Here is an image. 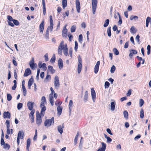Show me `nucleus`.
Masks as SVG:
<instances>
[{
    "mask_svg": "<svg viewBox=\"0 0 151 151\" xmlns=\"http://www.w3.org/2000/svg\"><path fill=\"white\" fill-rule=\"evenodd\" d=\"M62 50H63L64 54L66 56L68 55V49L67 45L65 44L64 45V42L62 41L60 43L58 47V54L61 55L62 52Z\"/></svg>",
    "mask_w": 151,
    "mask_h": 151,
    "instance_id": "f257e3e1",
    "label": "nucleus"
},
{
    "mask_svg": "<svg viewBox=\"0 0 151 151\" xmlns=\"http://www.w3.org/2000/svg\"><path fill=\"white\" fill-rule=\"evenodd\" d=\"M54 118L52 117L51 119H47L44 122V125L45 126L48 127L50 126L52 124L54 123Z\"/></svg>",
    "mask_w": 151,
    "mask_h": 151,
    "instance_id": "f03ea898",
    "label": "nucleus"
},
{
    "mask_svg": "<svg viewBox=\"0 0 151 151\" xmlns=\"http://www.w3.org/2000/svg\"><path fill=\"white\" fill-rule=\"evenodd\" d=\"M82 60L80 55L78 57V74L81 72L82 68Z\"/></svg>",
    "mask_w": 151,
    "mask_h": 151,
    "instance_id": "7ed1b4c3",
    "label": "nucleus"
},
{
    "mask_svg": "<svg viewBox=\"0 0 151 151\" xmlns=\"http://www.w3.org/2000/svg\"><path fill=\"white\" fill-rule=\"evenodd\" d=\"M97 3V0H92V6L93 14H95Z\"/></svg>",
    "mask_w": 151,
    "mask_h": 151,
    "instance_id": "20e7f679",
    "label": "nucleus"
},
{
    "mask_svg": "<svg viewBox=\"0 0 151 151\" xmlns=\"http://www.w3.org/2000/svg\"><path fill=\"white\" fill-rule=\"evenodd\" d=\"M60 84L59 78L58 76H56L54 78V86L55 88L58 89L60 86Z\"/></svg>",
    "mask_w": 151,
    "mask_h": 151,
    "instance_id": "39448f33",
    "label": "nucleus"
},
{
    "mask_svg": "<svg viewBox=\"0 0 151 151\" xmlns=\"http://www.w3.org/2000/svg\"><path fill=\"white\" fill-rule=\"evenodd\" d=\"M37 111L36 115V123L39 126L42 122V119L41 118V115L38 114H37Z\"/></svg>",
    "mask_w": 151,
    "mask_h": 151,
    "instance_id": "423d86ee",
    "label": "nucleus"
},
{
    "mask_svg": "<svg viewBox=\"0 0 151 151\" xmlns=\"http://www.w3.org/2000/svg\"><path fill=\"white\" fill-rule=\"evenodd\" d=\"M7 19H8L7 22L8 24L12 26L13 27L14 26V24L12 22V21H13L14 19H13L12 17L8 15L7 16Z\"/></svg>",
    "mask_w": 151,
    "mask_h": 151,
    "instance_id": "0eeeda50",
    "label": "nucleus"
},
{
    "mask_svg": "<svg viewBox=\"0 0 151 151\" xmlns=\"http://www.w3.org/2000/svg\"><path fill=\"white\" fill-rule=\"evenodd\" d=\"M53 26V25L50 24V26H48L46 32V34L45 35L46 37H48L49 32L50 31H51L52 30Z\"/></svg>",
    "mask_w": 151,
    "mask_h": 151,
    "instance_id": "6e6552de",
    "label": "nucleus"
},
{
    "mask_svg": "<svg viewBox=\"0 0 151 151\" xmlns=\"http://www.w3.org/2000/svg\"><path fill=\"white\" fill-rule=\"evenodd\" d=\"M67 26V25L66 24L64 26L62 30V35L64 37H66L67 35L68 30L66 28Z\"/></svg>",
    "mask_w": 151,
    "mask_h": 151,
    "instance_id": "1a4fd4ad",
    "label": "nucleus"
},
{
    "mask_svg": "<svg viewBox=\"0 0 151 151\" xmlns=\"http://www.w3.org/2000/svg\"><path fill=\"white\" fill-rule=\"evenodd\" d=\"M100 64V61H98L97 62L96 65L95 66L94 68V72L95 74H96L99 71Z\"/></svg>",
    "mask_w": 151,
    "mask_h": 151,
    "instance_id": "9d476101",
    "label": "nucleus"
},
{
    "mask_svg": "<svg viewBox=\"0 0 151 151\" xmlns=\"http://www.w3.org/2000/svg\"><path fill=\"white\" fill-rule=\"evenodd\" d=\"M91 96H92V99L93 100V102H95V99L96 98V94L95 90L93 88H91Z\"/></svg>",
    "mask_w": 151,
    "mask_h": 151,
    "instance_id": "9b49d317",
    "label": "nucleus"
},
{
    "mask_svg": "<svg viewBox=\"0 0 151 151\" xmlns=\"http://www.w3.org/2000/svg\"><path fill=\"white\" fill-rule=\"evenodd\" d=\"M76 4L77 11L78 13H79L80 10V4L79 0H76Z\"/></svg>",
    "mask_w": 151,
    "mask_h": 151,
    "instance_id": "f8f14e48",
    "label": "nucleus"
},
{
    "mask_svg": "<svg viewBox=\"0 0 151 151\" xmlns=\"http://www.w3.org/2000/svg\"><path fill=\"white\" fill-rule=\"evenodd\" d=\"M102 147L99 148L97 151H105L106 147V144L104 142L101 143Z\"/></svg>",
    "mask_w": 151,
    "mask_h": 151,
    "instance_id": "ddd939ff",
    "label": "nucleus"
},
{
    "mask_svg": "<svg viewBox=\"0 0 151 151\" xmlns=\"http://www.w3.org/2000/svg\"><path fill=\"white\" fill-rule=\"evenodd\" d=\"M31 73V71L29 68H27L25 70V73L24 74V77L27 76Z\"/></svg>",
    "mask_w": 151,
    "mask_h": 151,
    "instance_id": "4468645a",
    "label": "nucleus"
},
{
    "mask_svg": "<svg viewBox=\"0 0 151 151\" xmlns=\"http://www.w3.org/2000/svg\"><path fill=\"white\" fill-rule=\"evenodd\" d=\"M34 104V102H31L29 101L27 103V105L29 109L30 110H32L33 107V105Z\"/></svg>",
    "mask_w": 151,
    "mask_h": 151,
    "instance_id": "2eb2a0df",
    "label": "nucleus"
},
{
    "mask_svg": "<svg viewBox=\"0 0 151 151\" xmlns=\"http://www.w3.org/2000/svg\"><path fill=\"white\" fill-rule=\"evenodd\" d=\"M11 116L10 113L8 111L4 112L3 114L4 118L10 119Z\"/></svg>",
    "mask_w": 151,
    "mask_h": 151,
    "instance_id": "dca6fc26",
    "label": "nucleus"
},
{
    "mask_svg": "<svg viewBox=\"0 0 151 151\" xmlns=\"http://www.w3.org/2000/svg\"><path fill=\"white\" fill-rule=\"evenodd\" d=\"M41 102L40 105V106H45V103H46V100L45 97L44 96H43L41 98Z\"/></svg>",
    "mask_w": 151,
    "mask_h": 151,
    "instance_id": "f3484780",
    "label": "nucleus"
},
{
    "mask_svg": "<svg viewBox=\"0 0 151 151\" xmlns=\"http://www.w3.org/2000/svg\"><path fill=\"white\" fill-rule=\"evenodd\" d=\"M58 65L60 69L62 68L63 67V63L61 58H59L58 60Z\"/></svg>",
    "mask_w": 151,
    "mask_h": 151,
    "instance_id": "a211bd4d",
    "label": "nucleus"
},
{
    "mask_svg": "<svg viewBox=\"0 0 151 151\" xmlns=\"http://www.w3.org/2000/svg\"><path fill=\"white\" fill-rule=\"evenodd\" d=\"M44 28V21H42L39 26V29L40 33H42Z\"/></svg>",
    "mask_w": 151,
    "mask_h": 151,
    "instance_id": "6ab92c4d",
    "label": "nucleus"
},
{
    "mask_svg": "<svg viewBox=\"0 0 151 151\" xmlns=\"http://www.w3.org/2000/svg\"><path fill=\"white\" fill-rule=\"evenodd\" d=\"M40 107L41 108V110L40 114L41 115V116H43L45 114V111L46 110V107L45 106H40Z\"/></svg>",
    "mask_w": 151,
    "mask_h": 151,
    "instance_id": "aec40b11",
    "label": "nucleus"
},
{
    "mask_svg": "<svg viewBox=\"0 0 151 151\" xmlns=\"http://www.w3.org/2000/svg\"><path fill=\"white\" fill-rule=\"evenodd\" d=\"M24 134L23 132L21 131H19L17 137H19L20 139H22L24 137Z\"/></svg>",
    "mask_w": 151,
    "mask_h": 151,
    "instance_id": "412c9836",
    "label": "nucleus"
},
{
    "mask_svg": "<svg viewBox=\"0 0 151 151\" xmlns=\"http://www.w3.org/2000/svg\"><path fill=\"white\" fill-rule=\"evenodd\" d=\"M49 101L51 105L52 106L54 105V101L53 100V97L52 95V94H50L49 95Z\"/></svg>",
    "mask_w": 151,
    "mask_h": 151,
    "instance_id": "4be33fe9",
    "label": "nucleus"
},
{
    "mask_svg": "<svg viewBox=\"0 0 151 151\" xmlns=\"http://www.w3.org/2000/svg\"><path fill=\"white\" fill-rule=\"evenodd\" d=\"M30 142L31 141L30 139L29 138L27 139V142L26 149L27 151H29V148L30 147Z\"/></svg>",
    "mask_w": 151,
    "mask_h": 151,
    "instance_id": "5701e85b",
    "label": "nucleus"
},
{
    "mask_svg": "<svg viewBox=\"0 0 151 151\" xmlns=\"http://www.w3.org/2000/svg\"><path fill=\"white\" fill-rule=\"evenodd\" d=\"M33 79L32 78H31L28 81V86L29 89L30 88V87L33 83Z\"/></svg>",
    "mask_w": 151,
    "mask_h": 151,
    "instance_id": "b1692460",
    "label": "nucleus"
},
{
    "mask_svg": "<svg viewBox=\"0 0 151 151\" xmlns=\"http://www.w3.org/2000/svg\"><path fill=\"white\" fill-rule=\"evenodd\" d=\"M110 109L112 111L114 110L115 109V102L113 101L111 102Z\"/></svg>",
    "mask_w": 151,
    "mask_h": 151,
    "instance_id": "393cba45",
    "label": "nucleus"
},
{
    "mask_svg": "<svg viewBox=\"0 0 151 151\" xmlns=\"http://www.w3.org/2000/svg\"><path fill=\"white\" fill-rule=\"evenodd\" d=\"M63 126H61V125L58 126L57 127L58 130L60 134H62L63 132Z\"/></svg>",
    "mask_w": 151,
    "mask_h": 151,
    "instance_id": "a878e982",
    "label": "nucleus"
},
{
    "mask_svg": "<svg viewBox=\"0 0 151 151\" xmlns=\"http://www.w3.org/2000/svg\"><path fill=\"white\" fill-rule=\"evenodd\" d=\"M57 111H58V114L59 115H60L62 113V108L60 106H59L57 108Z\"/></svg>",
    "mask_w": 151,
    "mask_h": 151,
    "instance_id": "bb28decb",
    "label": "nucleus"
},
{
    "mask_svg": "<svg viewBox=\"0 0 151 151\" xmlns=\"http://www.w3.org/2000/svg\"><path fill=\"white\" fill-rule=\"evenodd\" d=\"M48 69L50 71L51 73H53L55 72V70L53 68L52 66L49 65L48 67Z\"/></svg>",
    "mask_w": 151,
    "mask_h": 151,
    "instance_id": "cd10ccee",
    "label": "nucleus"
},
{
    "mask_svg": "<svg viewBox=\"0 0 151 151\" xmlns=\"http://www.w3.org/2000/svg\"><path fill=\"white\" fill-rule=\"evenodd\" d=\"M88 98V91H86L85 93V94L84 97V101L85 102H86L87 101Z\"/></svg>",
    "mask_w": 151,
    "mask_h": 151,
    "instance_id": "c85d7f7f",
    "label": "nucleus"
},
{
    "mask_svg": "<svg viewBox=\"0 0 151 151\" xmlns=\"http://www.w3.org/2000/svg\"><path fill=\"white\" fill-rule=\"evenodd\" d=\"M51 78L50 76L47 74L46 78L44 79V82L45 83L47 82L51 79Z\"/></svg>",
    "mask_w": 151,
    "mask_h": 151,
    "instance_id": "c756f323",
    "label": "nucleus"
},
{
    "mask_svg": "<svg viewBox=\"0 0 151 151\" xmlns=\"http://www.w3.org/2000/svg\"><path fill=\"white\" fill-rule=\"evenodd\" d=\"M123 114L124 118L126 119H127L128 118V112L126 111H124L123 112Z\"/></svg>",
    "mask_w": 151,
    "mask_h": 151,
    "instance_id": "7c9ffc66",
    "label": "nucleus"
},
{
    "mask_svg": "<svg viewBox=\"0 0 151 151\" xmlns=\"http://www.w3.org/2000/svg\"><path fill=\"white\" fill-rule=\"evenodd\" d=\"M109 20L108 19H106L105 21L104 24V27H107L109 25Z\"/></svg>",
    "mask_w": 151,
    "mask_h": 151,
    "instance_id": "2f4dec72",
    "label": "nucleus"
},
{
    "mask_svg": "<svg viewBox=\"0 0 151 151\" xmlns=\"http://www.w3.org/2000/svg\"><path fill=\"white\" fill-rule=\"evenodd\" d=\"M40 68H42L44 70H46L47 69L46 65L45 63H43L41 66H40Z\"/></svg>",
    "mask_w": 151,
    "mask_h": 151,
    "instance_id": "473e14b6",
    "label": "nucleus"
},
{
    "mask_svg": "<svg viewBox=\"0 0 151 151\" xmlns=\"http://www.w3.org/2000/svg\"><path fill=\"white\" fill-rule=\"evenodd\" d=\"M12 22L16 26H18L19 24V22L17 20L14 19Z\"/></svg>",
    "mask_w": 151,
    "mask_h": 151,
    "instance_id": "72a5a7b5",
    "label": "nucleus"
},
{
    "mask_svg": "<svg viewBox=\"0 0 151 151\" xmlns=\"http://www.w3.org/2000/svg\"><path fill=\"white\" fill-rule=\"evenodd\" d=\"M147 54L148 55L150 54V45H148L147 47Z\"/></svg>",
    "mask_w": 151,
    "mask_h": 151,
    "instance_id": "f704fd0d",
    "label": "nucleus"
},
{
    "mask_svg": "<svg viewBox=\"0 0 151 151\" xmlns=\"http://www.w3.org/2000/svg\"><path fill=\"white\" fill-rule=\"evenodd\" d=\"M144 112L143 110L142 109H141L140 112V117L141 118H143L144 117Z\"/></svg>",
    "mask_w": 151,
    "mask_h": 151,
    "instance_id": "c9c22d12",
    "label": "nucleus"
},
{
    "mask_svg": "<svg viewBox=\"0 0 151 151\" xmlns=\"http://www.w3.org/2000/svg\"><path fill=\"white\" fill-rule=\"evenodd\" d=\"M116 69V67L114 65H113V66L111 67L110 72L111 73H113Z\"/></svg>",
    "mask_w": 151,
    "mask_h": 151,
    "instance_id": "e433bc0d",
    "label": "nucleus"
},
{
    "mask_svg": "<svg viewBox=\"0 0 151 151\" xmlns=\"http://www.w3.org/2000/svg\"><path fill=\"white\" fill-rule=\"evenodd\" d=\"M76 26L75 25L72 26L70 28V31L71 32H74L75 31Z\"/></svg>",
    "mask_w": 151,
    "mask_h": 151,
    "instance_id": "4c0bfd02",
    "label": "nucleus"
},
{
    "mask_svg": "<svg viewBox=\"0 0 151 151\" xmlns=\"http://www.w3.org/2000/svg\"><path fill=\"white\" fill-rule=\"evenodd\" d=\"M7 99L8 101H10L12 99V96L10 94L7 93Z\"/></svg>",
    "mask_w": 151,
    "mask_h": 151,
    "instance_id": "58836bf2",
    "label": "nucleus"
},
{
    "mask_svg": "<svg viewBox=\"0 0 151 151\" xmlns=\"http://www.w3.org/2000/svg\"><path fill=\"white\" fill-rule=\"evenodd\" d=\"M79 135V132H78L77 133V134L76 135V136L75 137L74 140V142L75 145H76L77 143V141L78 140V136Z\"/></svg>",
    "mask_w": 151,
    "mask_h": 151,
    "instance_id": "ea45409f",
    "label": "nucleus"
},
{
    "mask_svg": "<svg viewBox=\"0 0 151 151\" xmlns=\"http://www.w3.org/2000/svg\"><path fill=\"white\" fill-rule=\"evenodd\" d=\"M113 51L114 54L116 55H118L119 54V52L116 48H115L113 49Z\"/></svg>",
    "mask_w": 151,
    "mask_h": 151,
    "instance_id": "a19ab883",
    "label": "nucleus"
},
{
    "mask_svg": "<svg viewBox=\"0 0 151 151\" xmlns=\"http://www.w3.org/2000/svg\"><path fill=\"white\" fill-rule=\"evenodd\" d=\"M10 145L7 143H6L4 145V147L5 149L9 150L10 148Z\"/></svg>",
    "mask_w": 151,
    "mask_h": 151,
    "instance_id": "79ce46f5",
    "label": "nucleus"
},
{
    "mask_svg": "<svg viewBox=\"0 0 151 151\" xmlns=\"http://www.w3.org/2000/svg\"><path fill=\"white\" fill-rule=\"evenodd\" d=\"M138 19V17L137 16H131L130 17V19L132 20H133V19H134L135 20H137Z\"/></svg>",
    "mask_w": 151,
    "mask_h": 151,
    "instance_id": "37998d69",
    "label": "nucleus"
},
{
    "mask_svg": "<svg viewBox=\"0 0 151 151\" xmlns=\"http://www.w3.org/2000/svg\"><path fill=\"white\" fill-rule=\"evenodd\" d=\"M107 33L108 36L110 37L111 35L110 27H108L107 29Z\"/></svg>",
    "mask_w": 151,
    "mask_h": 151,
    "instance_id": "c03bdc74",
    "label": "nucleus"
},
{
    "mask_svg": "<svg viewBox=\"0 0 151 151\" xmlns=\"http://www.w3.org/2000/svg\"><path fill=\"white\" fill-rule=\"evenodd\" d=\"M63 7L64 9L67 6V1H62Z\"/></svg>",
    "mask_w": 151,
    "mask_h": 151,
    "instance_id": "a18cd8bd",
    "label": "nucleus"
},
{
    "mask_svg": "<svg viewBox=\"0 0 151 151\" xmlns=\"http://www.w3.org/2000/svg\"><path fill=\"white\" fill-rule=\"evenodd\" d=\"M129 51L130 52H131L133 54V55H135L137 53V51L136 50H130Z\"/></svg>",
    "mask_w": 151,
    "mask_h": 151,
    "instance_id": "49530a36",
    "label": "nucleus"
},
{
    "mask_svg": "<svg viewBox=\"0 0 151 151\" xmlns=\"http://www.w3.org/2000/svg\"><path fill=\"white\" fill-rule=\"evenodd\" d=\"M144 101L142 99H139V106L141 107L144 104Z\"/></svg>",
    "mask_w": 151,
    "mask_h": 151,
    "instance_id": "de8ad7c7",
    "label": "nucleus"
},
{
    "mask_svg": "<svg viewBox=\"0 0 151 151\" xmlns=\"http://www.w3.org/2000/svg\"><path fill=\"white\" fill-rule=\"evenodd\" d=\"M22 106V104L21 103H19L17 105V109L18 110H19L21 109Z\"/></svg>",
    "mask_w": 151,
    "mask_h": 151,
    "instance_id": "09e8293b",
    "label": "nucleus"
},
{
    "mask_svg": "<svg viewBox=\"0 0 151 151\" xmlns=\"http://www.w3.org/2000/svg\"><path fill=\"white\" fill-rule=\"evenodd\" d=\"M22 89L23 92V95L24 96H25L26 94L27 91L25 86H23L22 87Z\"/></svg>",
    "mask_w": 151,
    "mask_h": 151,
    "instance_id": "8fccbe9b",
    "label": "nucleus"
},
{
    "mask_svg": "<svg viewBox=\"0 0 151 151\" xmlns=\"http://www.w3.org/2000/svg\"><path fill=\"white\" fill-rule=\"evenodd\" d=\"M75 50L76 51H77V50L78 48V44L76 41H75Z\"/></svg>",
    "mask_w": 151,
    "mask_h": 151,
    "instance_id": "3c124183",
    "label": "nucleus"
},
{
    "mask_svg": "<svg viewBox=\"0 0 151 151\" xmlns=\"http://www.w3.org/2000/svg\"><path fill=\"white\" fill-rule=\"evenodd\" d=\"M130 30V32L132 33H135L136 32L135 28L134 27H132Z\"/></svg>",
    "mask_w": 151,
    "mask_h": 151,
    "instance_id": "603ef678",
    "label": "nucleus"
},
{
    "mask_svg": "<svg viewBox=\"0 0 151 151\" xmlns=\"http://www.w3.org/2000/svg\"><path fill=\"white\" fill-rule=\"evenodd\" d=\"M117 15H118V16L119 17V20L118 22V23L120 25L122 24V18L120 17L119 14L118 12L117 13Z\"/></svg>",
    "mask_w": 151,
    "mask_h": 151,
    "instance_id": "864d4df0",
    "label": "nucleus"
},
{
    "mask_svg": "<svg viewBox=\"0 0 151 151\" xmlns=\"http://www.w3.org/2000/svg\"><path fill=\"white\" fill-rule=\"evenodd\" d=\"M110 85V84L109 82L108 81H106L105 83V88H107L109 87Z\"/></svg>",
    "mask_w": 151,
    "mask_h": 151,
    "instance_id": "5fc2aeb1",
    "label": "nucleus"
},
{
    "mask_svg": "<svg viewBox=\"0 0 151 151\" xmlns=\"http://www.w3.org/2000/svg\"><path fill=\"white\" fill-rule=\"evenodd\" d=\"M44 57L45 58V60L46 61H47L48 60V53H46L45 54Z\"/></svg>",
    "mask_w": 151,
    "mask_h": 151,
    "instance_id": "6e6d98bb",
    "label": "nucleus"
},
{
    "mask_svg": "<svg viewBox=\"0 0 151 151\" xmlns=\"http://www.w3.org/2000/svg\"><path fill=\"white\" fill-rule=\"evenodd\" d=\"M116 148L117 150H120L121 149L122 147L120 144H118L116 146Z\"/></svg>",
    "mask_w": 151,
    "mask_h": 151,
    "instance_id": "4d7b16f0",
    "label": "nucleus"
},
{
    "mask_svg": "<svg viewBox=\"0 0 151 151\" xmlns=\"http://www.w3.org/2000/svg\"><path fill=\"white\" fill-rule=\"evenodd\" d=\"M6 127H9L10 122L8 120H7L6 121Z\"/></svg>",
    "mask_w": 151,
    "mask_h": 151,
    "instance_id": "13d9d810",
    "label": "nucleus"
},
{
    "mask_svg": "<svg viewBox=\"0 0 151 151\" xmlns=\"http://www.w3.org/2000/svg\"><path fill=\"white\" fill-rule=\"evenodd\" d=\"M151 22V18L148 17L147 18L146 22L149 23L150 22Z\"/></svg>",
    "mask_w": 151,
    "mask_h": 151,
    "instance_id": "bf43d9fd",
    "label": "nucleus"
},
{
    "mask_svg": "<svg viewBox=\"0 0 151 151\" xmlns=\"http://www.w3.org/2000/svg\"><path fill=\"white\" fill-rule=\"evenodd\" d=\"M106 131L109 134L111 135H113V134L111 133V130L109 128L106 129Z\"/></svg>",
    "mask_w": 151,
    "mask_h": 151,
    "instance_id": "052dcab7",
    "label": "nucleus"
},
{
    "mask_svg": "<svg viewBox=\"0 0 151 151\" xmlns=\"http://www.w3.org/2000/svg\"><path fill=\"white\" fill-rule=\"evenodd\" d=\"M1 145H4L5 144V142L4 140V138H1Z\"/></svg>",
    "mask_w": 151,
    "mask_h": 151,
    "instance_id": "680f3d73",
    "label": "nucleus"
},
{
    "mask_svg": "<svg viewBox=\"0 0 151 151\" xmlns=\"http://www.w3.org/2000/svg\"><path fill=\"white\" fill-rule=\"evenodd\" d=\"M29 65L30 68L32 69H33L34 68L35 65H36V66H37V64L35 63L34 64H30Z\"/></svg>",
    "mask_w": 151,
    "mask_h": 151,
    "instance_id": "e2e57ef3",
    "label": "nucleus"
},
{
    "mask_svg": "<svg viewBox=\"0 0 151 151\" xmlns=\"http://www.w3.org/2000/svg\"><path fill=\"white\" fill-rule=\"evenodd\" d=\"M106 139L107 142H110L112 141V139H111V138L109 137H107Z\"/></svg>",
    "mask_w": 151,
    "mask_h": 151,
    "instance_id": "0e129e2a",
    "label": "nucleus"
},
{
    "mask_svg": "<svg viewBox=\"0 0 151 151\" xmlns=\"http://www.w3.org/2000/svg\"><path fill=\"white\" fill-rule=\"evenodd\" d=\"M29 117L31 120V123H33L34 122V116H29Z\"/></svg>",
    "mask_w": 151,
    "mask_h": 151,
    "instance_id": "69168bd1",
    "label": "nucleus"
},
{
    "mask_svg": "<svg viewBox=\"0 0 151 151\" xmlns=\"http://www.w3.org/2000/svg\"><path fill=\"white\" fill-rule=\"evenodd\" d=\"M55 57H52L50 60V61L52 63H54L55 62Z\"/></svg>",
    "mask_w": 151,
    "mask_h": 151,
    "instance_id": "338daca9",
    "label": "nucleus"
},
{
    "mask_svg": "<svg viewBox=\"0 0 151 151\" xmlns=\"http://www.w3.org/2000/svg\"><path fill=\"white\" fill-rule=\"evenodd\" d=\"M131 93V90L129 89L127 94V96H129L130 95Z\"/></svg>",
    "mask_w": 151,
    "mask_h": 151,
    "instance_id": "774afa93",
    "label": "nucleus"
}]
</instances>
